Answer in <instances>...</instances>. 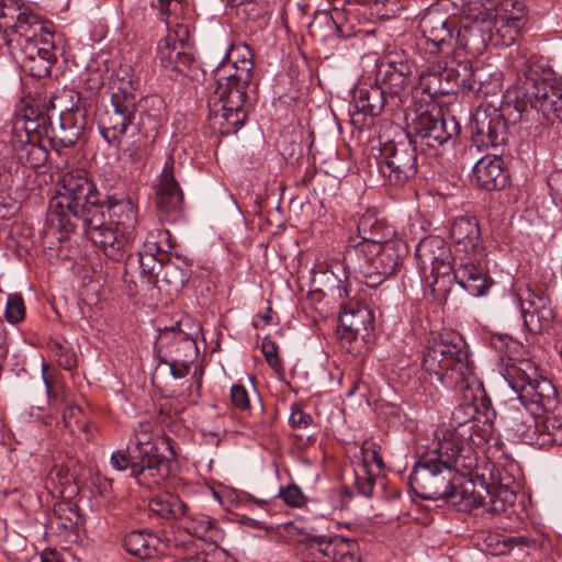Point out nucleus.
Here are the masks:
<instances>
[{
	"instance_id": "e2e57ef3",
	"label": "nucleus",
	"mask_w": 562,
	"mask_h": 562,
	"mask_svg": "<svg viewBox=\"0 0 562 562\" xmlns=\"http://www.w3.org/2000/svg\"><path fill=\"white\" fill-rule=\"evenodd\" d=\"M160 12L168 19L171 16L175 20L182 13V1L183 0H158Z\"/></svg>"
},
{
	"instance_id": "a19ab883",
	"label": "nucleus",
	"mask_w": 562,
	"mask_h": 562,
	"mask_svg": "<svg viewBox=\"0 0 562 562\" xmlns=\"http://www.w3.org/2000/svg\"><path fill=\"white\" fill-rule=\"evenodd\" d=\"M562 445V417L548 416L539 424V448Z\"/></svg>"
},
{
	"instance_id": "c9c22d12",
	"label": "nucleus",
	"mask_w": 562,
	"mask_h": 562,
	"mask_svg": "<svg viewBox=\"0 0 562 562\" xmlns=\"http://www.w3.org/2000/svg\"><path fill=\"white\" fill-rule=\"evenodd\" d=\"M389 93L385 88L379 83L369 87H360L355 93V106L358 111L376 116L385 105Z\"/></svg>"
},
{
	"instance_id": "e433bc0d",
	"label": "nucleus",
	"mask_w": 562,
	"mask_h": 562,
	"mask_svg": "<svg viewBox=\"0 0 562 562\" xmlns=\"http://www.w3.org/2000/svg\"><path fill=\"white\" fill-rule=\"evenodd\" d=\"M149 509L164 519H179L187 513V504L175 494L161 493L148 503Z\"/></svg>"
},
{
	"instance_id": "2f4dec72",
	"label": "nucleus",
	"mask_w": 562,
	"mask_h": 562,
	"mask_svg": "<svg viewBox=\"0 0 562 562\" xmlns=\"http://www.w3.org/2000/svg\"><path fill=\"white\" fill-rule=\"evenodd\" d=\"M485 18H487L492 24L488 29V40L495 45L501 46L515 44L527 25V23L496 16L492 13H485L483 20Z\"/></svg>"
},
{
	"instance_id": "2eb2a0df",
	"label": "nucleus",
	"mask_w": 562,
	"mask_h": 562,
	"mask_svg": "<svg viewBox=\"0 0 562 562\" xmlns=\"http://www.w3.org/2000/svg\"><path fill=\"white\" fill-rule=\"evenodd\" d=\"M160 64L172 71L187 74V70L195 63L193 47L189 40V30L186 25L176 23L173 30L158 44Z\"/></svg>"
},
{
	"instance_id": "5fc2aeb1",
	"label": "nucleus",
	"mask_w": 562,
	"mask_h": 562,
	"mask_svg": "<svg viewBox=\"0 0 562 562\" xmlns=\"http://www.w3.org/2000/svg\"><path fill=\"white\" fill-rule=\"evenodd\" d=\"M385 226H386V224L384 222L380 221L376 217L375 213L367 212L360 217V220L358 222L357 231H358V235L361 239L362 237H367V236L382 229Z\"/></svg>"
},
{
	"instance_id": "3c124183",
	"label": "nucleus",
	"mask_w": 562,
	"mask_h": 562,
	"mask_svg": "<svg viewBox=\"0 0 562 562\" xmlns=\"http://www.w3.org/2000/svg\"><path fill=\"white\" fill-rule=\"evenodd\" d=\"M63 422L70 434L85 431L87 424L82 409L78 405H65L63 408Z\"/></svg>"
},
{
	"instance_id": "423d86ee",
	"label": "nucleus",
	"mask_w": 562,
	"mask_h": 562,
	"mask_svg": "<svg viewBox=\"0 0 562 562\" xmlns=\"http://www.w3.org/2000/svg\"><path fill=\"white\" fill-rule=\"evenodd\" d=\"M423 368L443 386H479L468 345L456 331H443L428 340Z\"/></svg>"
},
{
	"instance_id": "39448f33",
	"label": "nucleus",
	"mask_w": 562,
	"mask_h": 562,
	"mask_svg": "<svg viewBox=\"0 0 562 562\" xmlns=\"http://www.w3.org/2000/svg\"><path fill=\"white\" fill-rule=\"evenodd\" d=\"M409 486L423 499L447 502L462 510H472L483 504V497L474 491L472 480L464 479L460 471L422 457L409 475Z\"/></svg>"
},
{
	"instance_id": "de8ad7c7",
	"label": "nucleus",
	"mask_w": 562,
	"mask_h": 562,
	"mask_svg": "<svg viewBox=\"0 0 562 562\" xmlns=\"http://www.w3.org/2000/svg\"><path fill=\"white\" fill-rule=\"evenodd\" d=\"M448 78H452L457 86L472 91L475 88L474 71L470 59L457 63L454 68L448 72Z\"/></svg>"
},
{
	"instance_id": "a18cd8bd",
	"label": "nucleus",
	"mask_w": 562,
	"mask_h": 562,
	"mask_svg": "<svg viewBox=\"0 0 562 562\" xmlns=\"http://www.w3.org/2000/svg\"><path fill=\"white\" fill-rule=\"evenodd\" d=\"M494 434V425L487 416L481 419V416L475 418L465 431L460 432V436L469 441H472L475 446H481L487 442Z\"/></svg>"
},
{
	"instance_id": "774afa93",
	"label": "nucleus",
	"mask_w": 562,
	"mask_h": 562,
	"mask_svg": "<svg viewBox=\"0 0 562 562\" xmlns=\"http://www.w3.org/2000/svg\"><path fill=\"white\" fill-rule=\"evenodd\" d=\"M153 431V425L150 422H140L138 423V426L134 429V432L139 434H151Z\"/></svg>"
},
{
	"instance_id": "052dcab7",
	"label": "nucleus",
	"mask_w": 562,
	"mask_h": 562,
	"mask_svg": "<svg viewBox=\"0 0 562 562\" xmlns=\"http://www.w3.org/2000/svg\"><path fill=\"white\" fill-rule=\"evenodd\" d=\"M374 483V477L369 475L366 469H363V475L356 473V486L361 495L370 497L373 493Z\"/></svg>"
},
{
	"instance_id": "c03bdc74",
	"label": "nucleus",
	"mask_w": 562,
	"mask_h": 562,
	"mask_svg": "<svg viewBox=\"0 0 562 562\" xmlns=\"http://www.w3.org/2000/svg\"><path fill=\"white\" fill-rule=\"evenodd\" d=\"M49 349L61 368L68 371H72L77 368V355L71 344L65 338L52 339L49 342Z\"/></svg>"
},
{
	"instance_id": "cd10ccee",
	"label": "nucleus",
	"mask_w": 562,
	"mask_h": 562,
	"mask_svg": "<svg viewBox=\"0 0 562 562\" xmlns=\"http://www.w3.org/2000/svg\"><path fill=\"white\" fill-rule=\"evenodd\" d=\"M123 548L127 553L142 560L155 559L165 553L166 543L154 532L145 529L125 535Z\"/></svg>"
},
{
	"instance_id": "aec40b11",
	"label": "nucleus",
	"mask_w": 562,
	"mask_h": 562,
	"mask_svg": "<svg viewBox=\"0 0 562 562\" xmlns=\"http://www.w3.org/2000/svg\"><path fill=\"white\" fill-rule=\"evenodd\" d=\"M127 447L131 449L132 457L145 462V471L154 480L164 481L169 475V460L158 452L157 443L153 442V434L134 432Z\"/></svg>"
},
{
	"instance_id": "58836bf2",
	"label": "nucleus",
	"mask_w": 562,
	"mask_h": 562,
	"mask_svg": "<svg viewBox=\"0 0 562 562\" xmlns=\"http://www.w3.org/2000/svg\"><path fill=\"white\" fill-rule=\"evenodd\" d=\"M184 529L195 538L211 543H215L222 538V530L213 519L205 515L190 517L186 521Z\"/></svg>"
},
{
	"instance_id": "09e8293b",
	"label": "nucleus",
	"mask_w": 562,
	"mask_h": 562,
	"mask_svg": "<svg viewBox=\"0 0 562 562\" xmlns=\"http://www.w3.org/2000/svg\"><path fill=\"white\" fill-rule=\"evenodd\" d=\"M480 496L483 497V504L475 506V508L484 507L492 514H502L506 513L508 505H512L515 495L507 491H503L497 493L496 495H482L476 492ZM474 509V507L472 508Z\"/></svg>"
},
{
	"instance_id": "49530a36",
	"label": "nucleus",
	"mask_w": 562,
	"mask_h": 562,
	"mask_svg": "<svg viewBox=\"0 0 562 562\" xmlns=\"http://www.w3.org/2000/svg\"><path fill=\"white\" fill-rule=\"evenodd\" d=\"M486 546L493 549L494 554H504L515 546L533 547L535 540L528 536L517 537H503L501 536H488L485 540Z\"/></svg>"
},
{
	"instance_id": "bb28decb",
	"label": "nucleus",
	"mask_w": 562,
	"mask_h": 562,
	"mask_svg": "<svg viewBox=\"0 0 562 562\" xmlns=\"http://www.w3.org/2000/svg\"><path fill=\"white\" fill-rule=\"evenodd\" d=\"M173 165L172 158L166 160L156 192L157 207L167 214L178 212L183 202V193L173 175Z\"/></svg>"
},
{
	"instance_id": "0eeeda50",
	"label": "nucleus",
	"mask_w": 562,
	"mask_h": 562,
	"mask_svg": "<svg viewBox=\"0 0 562 562\" xmlns=\"http://www.w3.org/2000/svg\"><path fill=\"white\" fill-rule=\"evenodd\" d=\"M104 209L95 184L81 170L64 173L56 195L49 202L47 221L52 227L69 233L76 225L72 218L86 220L91 213Z\"/></svg>"
},
{
	"instance_id": "4c0bfd02",
	"label": "nucleus",
	"mask_w": 562,
	"mask_h": 562,
	"mask_svg": "<svg viewBox=\"0 0 562 562\" xmlns=\"http://www.w3.org/2000/svg\"><path fill=\"white\" fill-rule=\"evenodd\" d=\"M394 235L395 231L393 227L386 225L382 229L367 237H362L359 241L355 243L352 248L347 250V256L351 257L356 255L358 259H360L361 256H368L370 252L384 248L386 243L394 241Z\"/></svg>"
},
{
	"instance_id": "c85d7f7f",
	"label": "nucleus",
	"mask_w": 562,
	"mask_h": 562,
	"mask_svg": "<svg viewBox=\"0 0 562 562\" xmlns=\"http://www.w3.org/2000/svg\"><path fill=\"white\" fill-rule=\"evenodd\" d=\"M450 237L459 250L464 251L467 256H482L481 233L474 218L457 217L450 227Z\"/></svg>"
},
{
	"instance_id": "7c9ffc66",
	"label": "nucleus",
	"mask_w": 562,
	"mask_h": 562,
	"mask_svg": "<svg viewBox=\"0 0 562 562\" xmlns=\"http://www.w3.org/2000/svg\"><path fill=\"white\" fill-rule=\"evenodd\" d=\"M108 213L110 224L115 225L123 234L128 233L130 238L134 240L138 215L133 200L128 196L110 198Z\"/></svg>"
},
{
	"instance_id": "1a4fd4ad",
	"label": "nucleus",
	"mask_w": 562,
	"mask_h": 562,
	"mask_svg": "<svg viewBox=\"0 0 562 562\" xmlns=\"http://www.w3.org/2000/svg\"><path fill=\"white\" fill-rule=\"evenodd\" d=\"M25 116L26 130L44 134L48 145L56 151L74 146L87 124L86 110H75L56 115L54 112H36L33 106H30Z\"/></svg>"
},
{
	"instance_id": "864d4df0",
	"label": "nucleus",
	"mask_w": 562,
	"mask_h": 562,
	"mask_svg": "<svg viewBox=\"0 0 562 562\" xmlns=\"http://www.w3.org/2000/svg\"><path fill=\"white\" fill-rule=\"evenodd\" d=\"M229 397L234 408L238 409L241 413L250 412V395L243 384H233L231 387Z\"/></svg>"
},
{
	"instance_id": "f3484780",
	"label": "nucleus",
	"mask_w": 562,
	"mask_h": 562,
	"mask_svg": "<svg viewBox=\"0 0 562 562\" xmlns=\"http://www.w3.org/2000/svg\"><path fill=\"white\" fill-rule=\"evenodd\" d=\"M519 306L526 328L533 334L548 330L555 317L551 300L544 293L528 289L519 297Z\"/></svg>"
},
{
	"instance_id": "7ed1b4c3",
	"label": "nucleus",
	"mask_w": 562,
	"mask_h": 562,
	"mask_svg": "<svg viewBox=\"0 0 562 562\" xmlns=\"http://www.w3.org/2000/svg\"><path fill=\"white\" fill-rule=\"evenodd\" d=\"M512 66L516 71L520 101L513 122L552 125L562 122V86L549 64L537 55L517 53Z\"/></svg>"
},
{
	"instance_id": "6e6d98bb",
	"label": "nucleus",
	"mask_w": 562,
	"mask_h": 562,
	"mask_svg": "<svg viewBox=\"0 0 562 562\" xmlns=\"http://www.w3.org/2000/svg\"><path fill=\"white\" fill-rule=\"evenodd\" d=\"M137 260L139 263L140 273L146 278L148 283H154L156 281L155 278L159 276L157 272L159 270V263L161 262L156 261L153 252H138Z\"/></svg>"
},
{
	"instance_id": "6ab92c4d",
	"label": "nucleus",
	"mask_w": 562,
	"mask_h": 562,
	"mask_svg": "<svg viewBox=\"0 0 562 562\" xmlns=\"http://www.w3.org/2000/svg\"><path fill=\"white\" fill-rule=\"evenodd\" d=\"M310 551L312 560L306 562H360L357 541L342 537L312 540Z\"/></svg>"
},
{
	"instance_id": "9b49d317",
	"label": "nucleus",
	"mask_w": 562,
	"mask_h": 562,
	"mask_svg": "<svg viewBox=\"0 0 562 562\" xmlns=\"http://www.w3.org/2000/svg\"><path fill=\"white\" fill-rule=\"evenodd\" d=\"M415 256L422 278L434 286L440 282L451 281L453 271L452 252L440 236H427L416 246Z\"/></svg>"
},
{
	"instance_id": "473e14b6",
	"label": "nucleus",
	"mask_w": 562,
	"mask_h": 562,
	"mask_svg": "<svg viewBox=\"0 0 562 562\" xmlns=\"http://www.w3.org/2000/svg\"><path fill=\"white\" fill-rule=\"evenodd\" d=\"M110 462L117 471L131 470V476L134 477L137 484L151 488L159 485L161 480H154L149 473L145 471V462H140L138 458L132 457L131 449L126 447L125 450H117L112 453Z\"/></svg>"
},
{
	"instance_id": "338daca9",
	"label": "nucleus",
	"mask_w": 562,
	"mask_h": 562,
	"mask_svg": "<svg viewBox=\"0 0 562 562\" xmlns=\"http://www.w3.org/2000/svg\"><path fill=\"white\" fill-rule=\"evenodd\" d=\"M56 479L64 480L65 482H70L68 477V471L63 468H54L49 472V479L54 481Z\"/></svg>"
},
{
	"instance_id": "79ce46f5",
	"label": "nucleus",
	"mask_w": 562,
	"mask_h": 562,
	"mask_svg": "<svg viewBox=\"0 0 562 562\" xmlns=\"http://www.w3.org/2000/svg\"><path fill=\"white\" fill-rule=\"evenodd\" d=\"M157 274L161 276V281L165 282L170 291L179 292L189 280V270L184 266H180L173 261L159 263Z\"/></svg>"
},
{
	"instance_id": "20e7f679",
	"label": "nucleus",
	"mask_w": 562,
	"mask_h": 562,
	"mask_svg": "<svg viewBox=\"0 0 562 562\" xmlns=\"http://www.w3.org/2000/svg\"><path fill=\"white\" fill-rule=\"evenodd\" d=\"M0 29L8 37L7 44L19 48L22 61H38V68L30 67V72L41 77L49 74L54 58L53 34L45 22L20 0L0 1Z\"/></svg>"
},
{
	"instance_id": "f704fd0d",
	"label": "nucleus",
	"mask_w": 562,
	"mask_h": 562,
	"mask_svg": "<svg viewBox=\"0 0 562 562\" xmlns=\"http://www.w3.org/2000/svg\"><path fill=\"white\" fill-rule=\"evenodd\" d=\"M479 385H481L479 383ZM458 389L460 392H464L463 398L464 401L457 405L451 414L450 428L457 432H462L468 429V427L475 422L477 417L479 411L477 406L474 403L475 394L474 389L479 391L480 386H473L472 389L461 387L460 385L453 386Z\"/></svg>"
},
{
	"instance_id": "bf43d9fd",
	"label": "nucleus",
	"mask_w": 562,
	"mask_h": 562,
	"mask_svg": "<svg viewBox=\"0 0 562 562\" xmlns=\"http://www.w3.org/2000/svg\"><path fill=\"white\" fill-rule=\"evenodd\" d=\"M261 351L271 368L278 369L280 367L281 362L278 356V347L274 341L268 337L263 338L261 342Z\"/></svg>"
},
{
	"instance_id": "4d7b16f0",
	"label": "nucleus",
	"mask_w": 562,
	"mask_h": 562,
	"mask_svg": "<svg viewBox=\"0 0 562 562\" xmlns=\"http://www.w3.org/2000/svg\"><path fill=\"white\" fill-rule=\"evenodd\" d=\"M290 411L289 425L293 429H306L313 424V417L303 411L301 404L293 403Z\"/></svg>"
},
{
	"instance_id": "603ef678",
	"label": "nucleus",
	"mask_w": 562,
	"mask_h": 562,
	"mask_svg": "<svg viewBox=\"0 0 562 562\" xmlns=\"http://www.w3.org/2000/svg\"><path fill=\"white\" fill-rule=\"evenodd\" d=\"M4 317L10 324H19L25 317V305L21 294H8Z\"/></svg>"
},
{
	"instance_id": "ddd939ff",
	"label": "nucleus",
	"mask_w": 562,
	"mask_h": 562,
	"mask_svg": "<svg viewBox=\"0 0 562 562\" xmlns=\"http://www.w3.org/2000/svg\"><path fill=\"white\" fill-rule=\"evenodd\" d=\"M406 255L405 241L394 240L386 243L384 248L370 252L368 256H361L358 259V268L363 276V282L370 288L382 284L400 270Z\"/></svg>"
},
{
	"instance_id": "a878e982",
	"label": "nucleus",
	"mask_w": 562,
	"mask_h": 562,
	"mask_svg": "<svg viewBox=\"0 0 562 562\" xmlns=\"http://www.w3.org/2000/svg\"><path fill=\"white\" fill-rule=\"evenodd\" d=\"M472 179L480 188L488 191L503 189L507 183L508 172L499 154L479 159L473 167Z\"/></svg>"
},
{
	"instance_id": "f03ea898",
	"label": "nucleus",
	"mask_w": 562,
	"mask_h": 562,
	"mask_svg": "<svg viewBox=\"0 0 562 562\" xmlns=\"http://www.w3.org/2000/svg\"><path fill=\"white\" fill-rule=\"evenodd\" d=\"M162 100L145 97L136 100L131 81L121 80L112 87L111 105L98 115V128L104 140L120 146L128 127L135 126L144 140L138 139L134 149L127 148L132 159L144 164L147 146L155 142L161 123Z\"/></svg>"
},
{
	"instance_id": "8fccbe9b",
	"label": "nucleus",
	"mask_w": 562,
	"mask_h": 562,
	"mask_svg": "<svg viewBox=\"0 0 562 562\" xmlns=\"http://www.w3.org/2000/svg\"><path fill=\"white\" fill-rule=\"evenodd\" d=\"M379 77L381 86L385 88L390 98L400 97L402 91L407 87V80L402 77V75L394 74L386 68H382V66L379 69Z\"/></svg>"
},
{
	"instance_id": "72a5a7b5",
	"label": "nucleus",
	"mask_w": 562,
	"mask_h": 562,
	"mask_svg": "<svg viewBox=\"0 0 562 562\" xmlns=\"http://www.w3.org/2000/svg\"><path fill=\"white\" fill-rule=\"evenodd\" d=\"M488 35L479 24L462 26L457 30L452 48L463 50L470 57L482 55L487 47Z\"/></svg>"
},
{
	"instance_id": "69168bd1",
	"label": "nucleus",
	"mask_w": 562,
	"mask_h": 562,
	"mask_svg": "<svg viewBox=\"0 0 562 562\" xmlns=\"http://www.w3.org/2000/svg\"><path fill=\"white\" fill-rule=\"evenodd\" d=\"M41 562H64L61 554L53 549L44 550L41 553Z\"/></svg>"
},
{
	"instance_id": "412c9836",
	"label": "nucleus",
	"mask_w": 562,
	"mask_h": 562,
	"mask_svg": "<svg viewBox=\"0 0 562 562\" xmlns=\"http://www.w3.org/2000/svg\"><path fill=\"white\" fill-rule=\"evenodd\" d=\"M24 119H26L25 115ZM22 128L23 132H16L12 139V147L16 158L23 165L32 168L44 165L48 158L46 137L37 131H27L26 120H24Z\"/></svg>"
},
{
	"instance_id": "37998d69",
	"label": "nucleus",
	"mask_w": 562,
	"mask_h": 562,
	"mask_svg": "<svg viewBox=\"0 0 562 562\" xmlns=\"http://www.w3.org/2000/svg\"><path fill=\"white\" fill-rule=\"evenodd\" d=\"M486 13L517 22H528L527 7L522 0H497Z\"/></svg>"
},
{
	"instance_id": "dca6fc26",
	"label": "nucleus",
	"mask_w": 562,
	"mask_h": 562,
	"mask_svg": "<svg viewBox=\"0 0 562 562\" xmlns=\"http://www.w3.org/2000/svg\"><path fill=\"white\" fill-rule=\"evenodd\" d=\"M373 324V315L370 308L359 303L349 302L341 305L338 335L340 344L349 352H353L351 344L361 336L363 339Z\"/></svg>"
},
{
	"instance_id": "13d9d810",
	"label": "nucleus",
	"mask_w": 562,
	"mask_h": 562,
	"mask_svg": "<svg viewBox=\"0 0 562 562\" xmlns=\"http://www.w3.org/2000/svg\"><path fill=\"white\" fill-rule=\"evenodd\" d=\"M193 361L194 360L191 359H182V357L172 356V360L166 363L169 366L170 373L175 379H182L189 373Z\"/></svg>"
},
{
	"instance_id": "b1692460",
	"label": "nucleus",
	"mask_w": 562,
	"mask_h": 562,
	"mask_svg": "<svg viewBox=\"0 0 562 562\" xmlns=\"http://www.w3.org/2000/svg\"><path fill=\"white\" fill-rule=\"evenodd\" d=\"M472 142L477 148L498 149L506 142L505 123L499 114L476 113L471 122Z\"/></svg>"
},
{
	"instance_id": "f8f14e48",
	"label": "nucleus",
	"mask_w": 562,
	"mask_h": 562,
	"mask_svg": "<svg viewBox=\"0 0 562 562\" xmlns=\"http://www.w3.org/2000/svg\"><path fill=\"white\" fill-rule=\"evenodd\" d=\"M424 457H429L434 461L460 472L470 471L477 464L471 446L459 432L449 428L436 430L432 447L426 451Z\"/></svg>"
},
{
	"instance_id": "c756f323",
	"label": "nucleus",
	"mask_w": 562,
	"mask_h": 562,
	"mask_svg": "<svg viewBox=\"0 0 562 562\" xmlns=\"http://www.w3.org/2000/svg\"><path fill=\"white\" fill-rule=\"evenodd\" d=\"M528 407V406H525ZM507 429L521 442L538 445L539 423L527 408H509L505 416Z\"/></svg>"
},
{
	"instance_id": "0e129e2a",
	"label": "nucleus",
	"mask_w": 562,
	"mask_h": 562,
	"mask_svg": "<svg viewBox=\"0 0 562 562\" xmlns=\"http://www.w3.org/2000/svg\"><path fill=\"white\" fill-rule=\"evenodd\" d=\"M382 68H386L394 74L402 75L407 80L408 75L411 74V67L407 61H396L390 60L386 64L382 65Z\"/></svg>"
},
{
	"instance_id": "4be33fe9",
	"label": "nucleus",
	"mask_w": 562,
	"mask_h": 562,
	"mask_svg": "<svg viewBox=\"0 0 562 562\" xmlns=\"http://www.w3.org/2000/svg\"><path fill=\"white\" fill-rule=\"evenodd\" d=\"M419 29L431 53L452 48L454 29L449 18L438 11H428L420 19Z\"/></svg>"
},
{
	"instance_id": "6e6552de",
	"label": "nucleus",
	"mask_w": 562,
	"mask_h": 562,
	"mask_svg": "<svg viewBox=\"0 0 562 562\" xmlns=\"http://www.w3.org/2000/svg\"><path fill=\"white\" fill-rule=\"evenodd\" d=\"M508 351L503 358L502 374L512 390L518 395L524 406L536 405L549 412L555 408L558 395L554 385L539 374L538 368L530 359L519 358L524 346L516 340L506 342Z\"/></svg>"
},
{
	"instance_id": "9d476101",
	"label": "nucleus",
	"mask_w": 562,
	"mask_h": 562,
	"mask_svg": "<svg viewBox=\"0 0 562 562\" xmlns=\"http://www.w3.org/2000/svg\"><path fill=\"white\" fill-rule=\"evenodd\" d=\"M415 143L403 135L398 140L381 144L379 170L391 186H403L417 172Z\"/></svg>"
},
{
	"instance_id": "ea45409f",
	"label": "nucleus",
	"mask_w": 562,
	"mask_h": 562,
	"mask_svg": "<svg viewBox=\"0 0 562 562\" xmlns=\"http://www.w3.org/2000/svg\"><path fill=\"white\" fill-rule=\"evenodd\" d=\"M36 112H54L57 114H65L66 112H74L75 110H85L80 105V95L78 92L71 89H64L60 92L54 94L48 104L43 109L35 108Z\"/></svg>"
},
{
	"instance_id": "393cba45",
	"label": "nucleus",
	"mask_w": 562,
	"mask_h": 562,
	"mask_svg": "<svg viewBox=\"0 0 562 562\" xmlns=\"http://www.w3.org/2000/svg\"><path fill=\"white\" fill-rule=\"evenodd\" d=\"M158 352L162 353L161 362L172 360V356L194 360L198 357L195 340L184 331L175 327L160 331L157 340Z\"/></svg>"
},
{
	"instance_id": "a211bd4d",
	"label": "nucleus",
	"mask_w": 562,
	"mask_h": 562,
	"mask_svg": "<svg viewBox=\"0 0 562 562\" xmlns=\"http://www.w3.org/2000/svg\"><path fill=\"white\" fill-rule=\"evenodd\" d=\"M482 256H465L458 267H453L451 279L464 289L470 295L484 296L493 284L484 265L480 261Z\"/></svg>"
},
{
	"instance_id": "680f3d73",
	"label": "nucleus",
	"mask_w": 562,
	"mask_h": 562,
	"mask_svg": "<svg viewBox=\"0 0 562 562\" xmlns=\"http://www.w3.org/2000/svg\"><path fill=\"white\" fill-rule=\"evenodd\" d=\"M280 496L290 506H301L304 499L302 491L294 484L281 490Z\"/></svg>"
},
{
	"instance_id": "4468645a",
	"label": "nucleus",
	"mask_w": 562,
	"mask_h": 562,
	"mask_svg": "<svg viewBox=\"0 0 562 562\" xmlns=\"http://www.w3.org/2000/svg\"><path fill=\"white\" fill-rule=\"evenodd\" d=\"M82 223L87 238L109 259L121 261L127 256L133 239L106 222L104 209L94 211Z\"/></svg>"
},
{
	"instance_id": "f257e3e1",
	"label": "nucleus",
	"mask_w": 562,
	"mask_h": 562,
	"mask_svg": "<svg viewBox=\"0 0 562 562\" xmlns=\"http://www.w3.org/2000/svg\"><path fill=\"white\" fill-rule=\"evenodd\" d=\"M214 72L217 86L207 101L210 116L231 133L245 124L257 92L252 49L246 43L232 44Z\"/></svg>"
},
{
	"instance_id": "5701e85b",
	"label": "nucleus",
	"mask_w": 562,
	"mask_h": 562,
	"mask_svg": "<svg viewBox=\"0 0 562 562\" xmlns=\"http://www.w3.org/2000/svg\"><path fill=\"white\" fill-rule=\"evenodd\" d=\"M414 132L427 146L442 145L456 137L460 126L453 117H435L428 113L420 114L413 124Z\"/></svg>"
}]
</instances>
